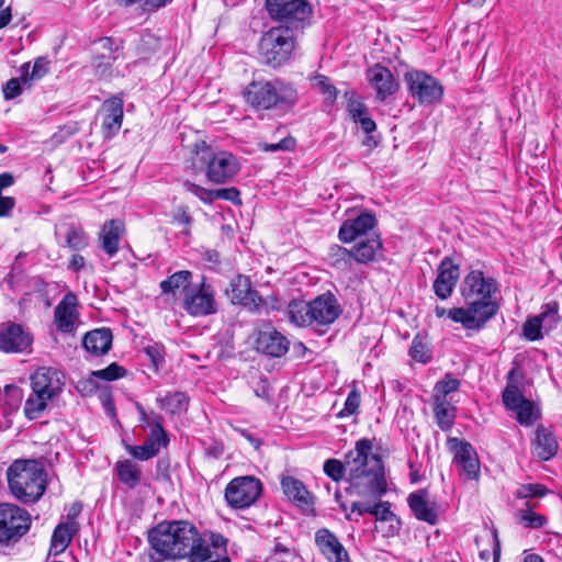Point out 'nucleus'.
<instances>
[{"instance_id":"59","label":"nucleus","mask_w":562,"mask_h":562,"mask_svg":"<svg viewBox=\"0 0 562 562\" xmlns=\"http://www.w3.org/2000/svg\"><path fill=\"white\" fill-rule=\"evenodd\" d=\"M45 74V63L37 59L32 67V71L29 70V82L32 83V81L41 79Z\"/></svg>"},{"instance_id":"24","label":"nucleus","mask_w":562,"mask_h":562,"mask_svg":"<svg viewBox=\"0 0 562 562\" xmlns=\"http://www.w3.org/2000/svg\"><path fill=\"white\" fill-rule=\"evenodd\" d=\"M315 543L329 562H350L348 552L338 538L327 528L315 533Z\"/></svg>"},{"instance_id":"20","label":"nucleus","mask_w":562,"mask_h":562,"mask_svg":"<svg viewBox=\"0 0 562 562\" xmlns=\"http://www.w3.org/2000/svg\"><path fill=\"white\" fill-rule=\"evenodd\" d=\"M168 437L165 429L161 426V422L155 419L150 429V435L146 441L140 446H126L128 453L135 459L145 461L154 458L160 450L161 447H166L168 443Z\"/></svg>"},{"instance_id":"23","label":"nucleus","mask_w":562,"mask_h":562,"mask_svg":"<svg viewBox=\"0 0 562 562\" xmlns=\"http://www.w3.org/2000/svg\"><path fill=\"white\" fill-rule=\"evenodd\" d=\"M289 345L288 338L274 328L260 329L257 334L256 348L265 355L282 357L289 350Z\"/></svg>"},{"instance_id":"61","label":"nucleus","mask_w":562,"mask_h":562,"mask_svg":"<svg viewBox=\"0 0 562 562\" xmlns=\"http://www.w3.org/2000/svg\"><path fill=\"white\" fill-rule=\"evenodd\" d=\"M273 553L276 555L278 554H284L286 555L288 558H290V561L289 562H293L294 560H296L299 557L295 552V550L291 549V548H288L285 547L284 544L282 543H276L274 547H273Z\"/></svg>"},{"instance_id":"2","label":"nucleus","mask_w":562,"mask_h":562,"mask_svg":"<svg viewBox=\"0 0 562 562\" xmlns=\"http://www.w3.org/2000/svg\"><path fill=\"white\" fill-rule=\"evenodd\" d=\"M148 541L160 560L189 558L190 562H204L211 558L195 526L186 520L159 522L149 530Z\"/></svg>"},{"instance_id":"43","label":"nucleus","mask_w":562,"mask_h":562,"mask_svg":"<svg viewBox=\"0 0 562 562\" xmlns=\"http://www.w3.org/2000/svg\"><path fill=\"white\" fill-rule=\"evenodd\" d=\"M159 407L170 414H178L187 407V396L182 392L166 394L157 400Z\"/></svg>"},{"instance_id":"58","label":"nucleus","mask_w":562,"mask_h":562,"mask_svg":"<svg viewBox=\"0 0 562 562\" xmlns=\"http://www.w3.org/2000/svg\"><path fill=\"white\" fill-rule=\"evenodd\" d=\"M144 351L156 368L164 361V347L161 345L154 344L147 346L144 348Z\"/></svg>"},{"instance_id":"37","label":"nucleus","mask_w":562,"mask_h":562,"mask_svg":"<svg viewBox=\"0 0 562 562\" xmlns=\"http://www.w3.org/2000/svg\"><path fill=\"white\" fill-rule=\"evenodd\" d=\"M281 486L286 497L297 506L304 507L312 504L311 494L300 480L293 476L283 477Z\"/></svg>"},{"instance_id":"22","label":"nucleus","mask_w":562,"mask_h":562,"mask_svg":"<svg viewBox=\"0 0 562 562\" xmlns=\"http://www.w3.org/2000/svg\"><path fill=\"white\" fill-rule=\"evenodd\" d=\"M77 296L69 292L57 304L54 311L55 324L61 333H72L79 321Z\"/></svg>"},{"instance_id":"55","label":"nucleus","mask_w":562,"mask_h":562,"mask_svg":"<svg viewBox=\"0 0 562 562\" xmlns=\"http://www.w3.org/2000/svg\"><path fill=\"white\" fill-rule=\"evenodd\" d=\"M360 405V394L357 390H352L345 402L344 408L338 413L339 417H346L355 414Z\"/></svg>"},{"instance_id":"13","label":"nucleus","mask_w":562,"mask_h":562,"mask_svg":"<svg viewBox=\"0 0 562 562\" xmlns=\"http://www.w3.org/2000/svg\"><path fill=\"white\" fill-rule=\"evenodd\" d=\"M514 375L515 371H509L507 385L503 392V403L506 408L516 413L519 424L530 426L539 418V411L520 393L514 382Z\"/></svg>"},{"instance_id":"41","label":"nucleus","mask_w":562,"mask_h":562,"mask_svg":"<svg viewBox=\"0 0 562 562\" xmlns=\"http://www.w3.org/2000/svg\"><path fill=\"white\" fill-rule=\"evenodd\" d=\"M30 64L25 63L21 66V75L18 78L10 79L3 87V95L5 100H12L19 97L24 88H30L29 82Z\"/></svg>"},{"instance_id":"51","label":"nucleus","mask_w":562,"mask_h":562,"mask_svg":"<svg viewBox=\"0 0 562 562\" xmlns=\"http://www.w3.org/2000/svg\"><path fill=\"white\" fill-rule=\"evenodd\" d=\"M519 521L528 528L537 529L542 527L547 519L544 516L527 509L519 512Z\"/></svg>"},{"instance_id":"27","label":"nucleus","mask_w":562,"mask_h":562,"mask_svg":"<svg viewBox=\"0 0 562 562\" xmlns=\"http://www.w3.org/2000/svg\"><path fill=\"white\" fill-rule=\"evenodd\" d=\"M183 188L187 192L194 194L199 200L206 204L213 203L215 200H226L235 204H240L239 191L236 188H223L210 190L202 188L193 182L184 181Z\"/></svg>"},{"instance_id":"3","label":"nucleus","mask_w":562,"mask_h":562,"mask_svg":"<svg viewBox=\"0 0 562 562\" xmlns=\"http://www.w3.org/2000/svg\"><path fill=\"white\" fill-rule=\"evenodd\" d=\"M12 495L21 503L37 502L46 491L47 479L43 464L37 460H15L7 470Z\"/></svg>"},{"instance_id":"14","label":"nucleus","mask_w":562,"mask_h":562,"mask_svg":"<svg viewBox=\"0 0 562 562\" xmlns=\"http://www.w3.org/2000/svg\"><path fill=\"white\" fill-rule=\"evenodd\" d=\"M183 308L191 316H207L216 313L217 303L214 297V290L211 284L202 280L193 284L182 300Z\"/></svg>"},{"instance_id":"48","label":"nucleus","mask_w":562,"mask_h":562,"mask_svg":"<svg viewBox=\"0 0 562 562\" xmlns=\"http://www.w3.org/2000/svg\"><path fill=\"white\" fill-rule=\"evenodd\" d=\"M67 246L74 250H81L87 247L88 238L80 227L71 226L66 234Z\"/></svg>"},{"instance_id":"54","label":"nucleus","mask_w":562,"mask_h":562,"mask_svg":"<svg viewBox=\"0 0 562 562\" xmlns=\"http://www.w3.org/2000/svg\"><path fill=\"white\" fill-rule=\"evenodd\" d=\"M313 86L318 88L331 101L336 99L337 90L324 75H317L313 78Z\"/></svg>"},{"instance_id":"15","label":"nucleus","mask_w":562,"mask_h":562,"mask_svg":"<svg viewBox=\"0 0 562 562\" xmlns=\"http://www.w3.org/2000/svg\"><path fill=\"white\" fill-rule=\"evenodd\" d=\"M266 5L273 20L291 24L305 21L311 13L304 0H267Z\"/></svg>"},{"instance_id":"39","label":"nucleus","mask_w":562,"mask_h":562,"mask_svg":"<svg viewBox=\"0 0 562 562\" xmlns=\"http://www.w3.org/2000/svg\"><path fill=\"white\" fill-rule=\"evenodd\" d=\"M310 302L293 300L288 304L286 315L289 321L297 327L313 326L310 313Z\"/></svg>"},{"instance_id":"36","label":"nucleus","mask_w":562,"mask_h":562,"mask_svg":"<svg viewBox=\"0 0 562 562\" xmlns=\"http://www.w3.org/2000/svg\"><path fill=\"white\" fill-rule=\"evenodd\" d=\"M112 344L110 329L100 328L87 333L83 337V346L93 355H103L109 351Z\"/></svg>"},{"instance_id":"40","label":"nucleus","mask_w":562,"mask_h":562,"mask_svg":"<svg viewBox=\"0 0 562 562\" xmlns=\"http://www.w3.org/2000/svg\"><path fill=\"white\" fill-rule=\"evenodd\" d=\"M115 471L119 480L130 488H135L140 483V467L131 460L116 462Z\"/></svg>"},{"instance_id":"50","label":"nucleus","mask_w":562,"mask_h":562,"mask_svg":"<svg viewBox=\"0 0 562 562\" xmlns=\"http://www.w3.org/2000/svg\"><path fill=\"white\" fill-rule=\"evenodd\" d=\"M548 492V488L542 484H522L518 487L516 496L522 499L531 497H543Z\"/></svg>"},{"instance_id":"57","label":"nucleus","mask_w":562,"mask_h":562,"mask_svg":"<svg viewBox=\"0 0 562 562\" xmlns=\"http://www.w3.org/2000/svg\"><path fill=\"white\" fill-rule=\"evenodd\" d=\"M295 147V140L292 137L283 138L278 143L274 144H268L263 143L260 144V148L263 151H278V150H292Z\"/></svg>"},{"instance_id":"18","label":"nucleus","mask_w":562,"mask_h":562,"mask_svg":"<svg viewBox=\"0 0 562 562\" xmlns=\"http://www.w3.org/2000/svg\"><path fill=\"white\" fill-rule=\"evenodd\" d=\"M496 292V283L492 278H485L480 270H472L463 280L462 296L467 300H492Z\"/></svg>"},{"instance_id":"4","label":"nucleus","mask_w":562,"mask_h":562,"mask_svg":"<svg viewBox=\"0 0 562 562\" xmlns=\"http://www.w3.org/2000/svg\"><path fill=\"white\" fill-rule=\"evenodd\" d=\"M30 379L32 393L25 401L24 414L29 419H36L48 403L61 393L65 385L64 374L56 368L41 367Z\"/></svg>"},{"instance_id":"8","label":"nucleus","mask_w":562,"mask_h":562,"mask_svg":"<svg viewBox=\"0 0 562 562\" xmlns=\"http://www.w3.org/2000/svg\"><path fill=\"white\" fill-rule=\"evenodd\" d=\"M233 304H240L252 312L260 313L270 310H280L281 303L277 297L262 299L259 293L251 288L250 279L243 274H237L231 280L229 289L226 290Z\"/></svg>"},{"instance_id":"30","label":"nucleus","mask_w":562,"mask_h":562,"mask_svg":"<svg viewBox=\"0 0 562 562\" xmlns=\"http://www.w3.org/2000/svg\"><path fill=\"white\" fill-rule=\"evenodd\" d=\"M533 453L542 461L551 459L558 451V441L554 435L543 426H538L532 440Z\"/></svg>"},{"instance_id":"12","label":"nucleus","mask_w":562,"mask_h":562,"mask_svg":"<svg viewBox=\"0 0 562 562\" xmlns=\"http://www.w3.org/2000/svg\"><path fill=\"white\" fill-rule=\"evenodd\" d=\"M261 490V482L255 476H238L227 484L225 498L234 508H246L258 499Z\"/></svg>"},{"instance_id":"47","label":"nucleus","mask_w":562,"mask_h":562,"mask_svg":"<svg viewBox=\"0 0 562 562\" xmlns=\"http://www.w3.org/2000/svg\"><path fill=\"white\" fill-rule=\"evenodd\" d=\"M328 256L334 266L338 268H345L350 266L353 259L352 250H348L339 245H333L329 248Z\"/></svg>"},{"instance_id":"35","label":"nucleus","mask_w":562,"mask_h":562,"mask_svg":"<svg viewBox=\"0 0 562 562\" xmlns=\"http://www.w3.org/2000/svg\"><path fill=\"white\" fill-rule=\"evenodd\" d=\"M77 531L78 526L75 521L59 524L53 532L49 552L54 555L64 552Z\"/></svg>"},{"instance_id":"49","label":"nucleus","mask_w":562,"mask_h":562,"mask_svg":"<svg viewBox=\"0 0 562 562\" xmlns=\"http://www.w3.org/2000/svg\"><path fill=\"white\" fill-rule=\"evenodd\" d=\"M409 355L414 360L422 363L428 362L431 358L429 349L418 336L412 341Z\"/></svg>"},{"instance_id":"1","label":"nucleus","mask_w":562,"mask_h":562,"mask_svg":"<svg viewBox=\"0 0 562 562\" xmlns=\"http://www.w3.org/2000/svg\"><path fill=\"white\" fill-rule=\"evenodd\" d=\"M372 449V440L362 438L346 454L344 463L337 459L327 460L324 472L334 481H339L346 474L357 495L381 498L386 493L387 483L383 461Z\"/></svg>"},{"instance_id":"38","label":"nucleus","mask_w":562,"mask_h":562,"mask_svg":"<svg viewBox=\"0 0 562 562\" xmlns=\"http://www.w3.org/2000/svg\"><path fill=\"white\" fill-rule=\"evenodd\" d=\"M349 116L355 123H359L366 134L375 131L376 124L370 117L366 104L359 99H350L347 105Z\"/></svg>"},{"instance_id":"64","label":"nucleus","mask_w":562,"mask_h":562,"mask_svg":"<svg viewBox=\"0 0 562 562\" xmlns=\"http://www.w3.org/2000/svg\"><path fill=\"white\" fill-rule=\"evenodd\" d=\"M212 546L216 549H223L226 552L227 539L220 533H213L211 536Z\"/></svg>"},{"instance_id":"29","label":"nucleus","mask_w":562,"mask_h":562,"mask_svg":"<svg viewBox=\"0 0 562 562\" xmlns=\"http://www.w3.org/2000/svg\"><path fill=\"white\" fill-rule=\"evenodd\" d=\"M192 285V272L189 270L177 271L159 283L161 295L167 301L170 297L176 300L179 293L184 296Z\"/></svg>"},{"instance_id":"62","label":"nucleus","mask_w":562,"mask_h":562,"mask_svg":"<svg viewBox=\"0 0 562 562\" xmlns=\"http://www.w3.org/2000/svg\"><path fill=\"white\" fill-rule=\"evenodd\" d=\"M351 513H357L360 516L366 513L372 515V505L366 502H353L351 504Z\"/></svg>"},{"instance_id":"45","label":"nucleus","mask_w":562,"mask_h":562,"mask_svg":"<svg viewBox=\"0 0 562 562\" xmlns=\"http://www.w3.org/2000/svg\"><path fill=\"white\" fill-rule=\"evenodd\" d=\"M546 330H551L560 321L559 304L550 302L542 306L541 313L537 316Z\"/></svg>"},{"instance_id":"19","label":"nucleus","mask_w":562,"mask_h":562,"mask_svg":"<svg viewBox=\"0 0 562 562\" xmlns=\"http://www.w3.org/2000/svg\"><path fill=\"white\" fill-rule=\"evenodd\" d=\"M313 326L333 324L341 313L337 299L331 293H324L310 302Z\"/></svg>"},{"instance_id":"44","label":"nucleus","mask_w":562,"mask_h":562,"mask_svg":"<svg viewBox=\"0 0 562 562\" xmlns=\"http://www.w3.org/2000/svg\"><path fill=\"white\" fill-rule=\"evenodd\" d=\"M460 385V380L453 378L451 374H446L442 380L435 384L432 394L434 401H448V395L457 392Z\"/></svg>"},{"instance_id":"9","label":"nucleus","mask_w":562,"mask_h":562,"mask_svg":"<svg viewBox=\"0 0 562 562\" xmlns=\"http://www.w3.org/2000/svg\"><path fill=\"white\" fill-rule=\"evenodd\" d=\"M498 304L493 300H470L465 307H453L448 311V318L460 323L463 328L479 331L493 318Z\"/></svg>"},{"instance_id":"28","label":"nucleus","mask_w":562,"mask_h":562,"mask_svg":"<svg viewBox=\"0 0 562 562\" xmlns=\"http://www.w3.org/2000/svg\"><path fill=\"white\" fill-rule=\"evenodd\" d=\"M103 114L102 128L106 137L113 136L122 126L123 121V100L113 97L103 102L101 106Z\"/></svg>"},{"instance_id":"6","label":"nucleus","mask_w":562,"mask_h":562,"mask_svg":"<svg viewBox=\"0 0 562 562\" xmlns=\"http://www.w3.org/2000/svg\"><path fill=\"white\" fill-rule=\"evenodd\" d=\"M191 154V168L204 170L207 180L215 184L228 182L239 170L238 161L231 153H215L205 142L194 144Z\"/></svg>"},{"instance_id":"25","label":"nucleus","mask_w":562,"mask_h":562,"mask_svg":"<svg viewBox=\"0 0 562 562\" xmlns=\"http://www.w3.org/2000/svg\"><path fill=\"white\" fill-rule=\"evenodd\" d=\"M375 217L370 213H362L353 220H347L339 229V238L342 243H351L358 238L367 237L373 233Z\"/></svg>"},{"instance_id":"7","label":"nucleus","mask_w":562,"mask_h":562,"mask_svg":"<svg viewBox=\"0 0 562 562\" xmlns=\"http://www.w3.org/2000/svg\"><path fill=\"white\" fill-rule=\"evenodd\" d=\"M295 46L293 31L289 26L272 27L260 38L259 54L265 64L277 68L291 59Z\"/></svg>"},{"instance_id":"10","label":"nucleus","mask_w":562,"mask_h":562,"mask_svg":"<svg viewBox=\"0 0 562 562\" xmlns=\"http://www.w3.org/2000/svg\"><path fill=\"white\" fill-rule=\"evenodd\" d=\"M32 518L27 510L9 503L0 504V543H16L31 528Z\"/></svg>"},{"instance_id":"5","label":"nucleus","mask_w":562,"mask_h":562,"mask_svg":"<svg viewBox=\"0 0 562 562\" xmlns=\"http://www.w3.org/2000/svg\"><path fill=\"white\" fill-rule=\"evenodd\" d=\"M244 97L256 110L284 109L297 101L296 89L279 78L250 82L244 91Z\"/></svg>"},{"instance_id":"11","label":"nucleus","mask_w":562,"mask_h":562,"mask_svg":"<svg viewBox=\"0 0 562 562\" xmlns=\"http://www.w3.org/2000/svg\"><path fill=\"white\" fill-rule=\"evenodd\" d=\"M404 81L409 94L420 104H434L440 102L443 95V87L432 76L422 70H409L404 75Z\"/></svg>"},{"instance_id":"63","label":"nucleus","mask_w":562,"mask_h":562,"mask_svg":"<svg viewBox=\"0 0 562 562\" xmlns=\"http://www.w3.org/2000/svg\"><path fill=\"white\" fill-rule=\"evenodd\" d=\"M86 265V260L81 255L75 254L72 255L68 268L75 272L81 270Z\"/></svg>"},{"instance_id":"26","label":"nucleus","mask_w":562,"mask_h":562,"mask_svg":"<svg viewBox=\"0 0 562 562\" xmlns=\"http://www.w3.org/2000/svg\"><path fill=\"white\" fill-rule=\"evenodd\" d=\"M459 279V266L454 265L452 259L445 258L439 268L438 276L434 282V292L441 299L446 300L451 294Z\"/></svg>"},{"instance_id":"32","label":"nucleus","mask_w":562,"mask_h":562,"mask_svg":"<svg viewBox=\"0 0 562 562\" xmlns=\"http://www.w3.org/2000/svg\"><path fill=\"white\" fill-rule=\"evenodd\" d=\"M408 504L416 518L424 520L430 525H435L438 520V513L435 503H429L425 498V493H413L408 496Z\"/></svg>"},{"instance_id":"21","label":"nucleus","mask_w":562,"mask_h":562,"mask_svg":"<svg viewBox=\"0 0 562 562\" xmlns=\"http://www.w3.org/2000/svg\"><path fill=\"white\" fill-rule=\"evenodd\" d=\"M367 78L380 101L386 100L390 95L396 93L400 88L391 70L380 64H375L368 69Z\"/></svg>"},{"instance_id":"52","label":"nucleus","mask_w":562,"mask_h":562,"mask_svg":"<svg viewBox=\"0 0 562 562\" xmlns=\"http://www.w3.org/2000/svg\"><path fill=\"white\" fill-rule=\"evenodd\" d=\"M125 374L124 368L117 363H111L109 367L102 370L93 371L92 375L105 381H113L122 378Z\"/></svg>"},{"instance_id":"17","label":"nucleus","mask_w":562,"mask_h":562,"mask_svg":"<svg viewBox=\"0 0 562 562\" xmlns=\"http://www.w3.org/2000/svg\"><path fill=\"white\" fill-rule=\"evenodd\" d=\"M32 341V335L21 325H0V351L5 353H21L31 347Z\"/></svg>"},{"instance_id":"53","label":"nucleus","mask_w":562,"mask_h":562,"mask_svg":"<svg viewBox=\"0 0 562 562\" xmlns=\"http://www.w3.org/2000/svg\"><path fill=\"white\" fill-rule=\"evenodd\" d=\"M542 324L537 316L528 319L522 327L524 335L527 339L533 341L542 337Z\"/></svg>"},{"instance_id":"16","label":"nucleus","mask_w":562,"mask_h":562,"mask_svg":"<svg viewBox=\"0 0 562 562\" xmlns=\"http://www.w3.org/2000/svg\"><path fill=\"white\" fill-rule=\"evenodd\" d=\"M448 443L453 452V461L460 468V473L465 475L468 480H477L480 476V461L472 445L458 438H450Z\"/></svg>"},{"instance_id":"34","label":"nucleus","mask_w":562,"mask_h":562,"mask_svg":"<svg viewBox=\"0 0 562 562\" xmlns=\"http://www.w3.org/2000/svg\"><path fill=\"white\" fill-rule=\"evenodd\" d=\"M109 54H101L94 58L95 75L102 78L112 75L111 67L120 58L119 47L113 48V41L109 37L101 38L98 43Z\"/></svg>"},{"instance_id":"31","label":"nucleus","mask_w":562,"mask_h":562,"mask_svg":"<svg viewBox=\"0 0 562 562\" xmlns=\"http://www.w3.org/2000/svg\"><path fill=\"white\" fill-rule=\"evenodd\" d=\"M124 231V225L121 221L110 220L106 221L100 232V240L102 249L113 257L119 251L121 236Z\"/></svg>"},{"instance_id":"46","label":"nucleus","mask_w":562,"mask_h":562,"mask_svg":"<svg viewBox=\"0 0 562 562\" xmlns=\"http://www.w3.org/2000/svg\"><path fill=\"white\" fill-rule=\"evenodd\" d=\"M22 401V390L15 385H7L4 387V413H12L16 411Z\"/></svg>"},{"instance_id":"60","label":"nucleus","mask_w":562,"mask_h":562,"mask_svg":"<svg viewBox=\"0 0 562 562\" xmlns=\"http://www.w3.org/2000/svg\"><path fill=\"white\" fill-rule=\"evenodd\" d=\"M175 221H177L180 225H183L186 228H188L191 225L192 218L189 215L186 207H179L175 211L173 214Z\"/></svg>"},{"instance_id":"33","label":"nucleus","mask_w":562,"mask_h":562,"mask_svg":"<svg viewBox=\"0 0 562 562\" xmlns=\"http://www.w3.org/2000/svg\"><path fill=\"white\" fill-rule=\"evenodd\" d=\"M382 243L375 233L369 234L363 239L357 241L352 248L353 260L360 263H367L375 259L378 251L381 249Z\"/></svg>"},{"instance_id":"42","label":"nucleus","mask_w":562,"mask_h":562,"mask_svg":"<svg viewBox=\"0 0 562 562\" xmlns=\"http://www.w3.org/2000/svg\"><path fill=\"white\" fill-rule=\"evenodd\" d=\"M434 414L440 429L448 430L456 418V407L449 401H434Z\"/></svg>"},{"instance_id":"56","label":"nucleus","mask_w":562,"mask_h":562,"mask_svg":"<svg viewBox=\"0 0 562 562\" xmlns=\"http://www.w3.org/2000/svg\"><path fill=\"white\" fill-rule=\"evenodd\" d=\"M372 515L375 516V518L381 521H387L395 518L394 513L390 508L389 502H379L373 504Z\"/></svg>"}]
</instances>
